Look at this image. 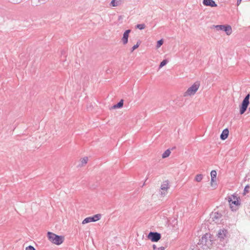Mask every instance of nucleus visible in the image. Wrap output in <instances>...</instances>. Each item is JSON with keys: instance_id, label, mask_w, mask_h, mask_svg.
<instances>
[{"instance_id": "obj_21", "label": "nucleus", "mask_w": 250, "mask_h": 250, "mask_svg": "<svg viewBox=\"0 0 250 250\" xmlns=\"http://www.w3.org/2000/svg\"><path fill=\"white\" fill-rule=\"evenodd\" d=\"M141 42L140 41H138L136 44L134 45L131 49V52H132L134 50H135L136 49H137L139 46Z\"/></svg>"}, {"instance_id": "obj_1", "label": "nucleus", "mask_w": 250, "mask_h": 250, "mask_svg": "<svg viewBox=\"0 0 250 250\" xmlns=\"http://www.w3.org/2000/svg\"><path fill=\"white\" fill-rule=\"evenodd\" d=\"M47 237L50 242L57 245H61L63 242L62 236L57 235L51 232H48Z\"/></svg>"}, {"instance_id": "obj_26", "label": "nucleus", "mask_w": 250, "mask_h": 250, "mask_svg": "<svg viewBox=\"0 0 250 250\" xmlns=\"http://www.w3.org/2000/svg\"><path fill=\"white\" fill-rule=\"evenodd\" d=\"M110 5L113 7L117 6L118 5V1L116 0H112L110 2Z\"/></svg>"}, {"instance_id": "obj_30", "label": "nucleus", "mask_w": 250, "mask_h": 250, "mask_svg": "<svg viewBox=\"0 0 250 250\" xmlns=\"http://www.w3.org/2000/svg\"><path fill=\"white\" fill-rule=\"evenodd\" d=\"M249 111H250V107L249 108Z\"/></svg>"}, {"instance_id": "obj_20", "label": "nucleus", "mask_w": 250, "mask_h": 250, "mask_svg": "<svg viewBox=\"0 0 250 250\" xmlns=\"http://www.w3.org/2000/svg\"><path fill=\"white\" fill-rule=\"evenodd\" d=\"M88 160V158L87 157H85L83 158V159H82V160H81L82 166H83L84 165H85L87 163Z\"/></svg>"}, {"instance_id": "obj_4", "label": "nucleus", "mask_w": 250, "mask_h": 250, "mask_svg": "<svg viewBox=\"0 0 250 250\" xmlns=\"http://www.w3.org/2000/svg\"><path fill=\"white\" fill-rule=\"evenodd\" d=\"M212 27L215 28L217 30L224 31L227 35H229L232 33L231 27L229 25H214Z\"/></svg>"}, {"instance_id": "obj_13", "label": "nucleus", "mask_w": 250, "mask_h": 250, "mask_svg": "<svg viewBox=\"0 0 250 250\" xmlns=\"http://www.w3.org/2000/svg\"><path fill=\"white\" fill-rule=\"evenodd\" d=\"M229 131L228 128L224 129L220 135V138L222 140H225L228 137Z\"/></svg>"}, {"instance_id": "obj_19", "label": "nucleus", "mask_w": 250, "mask_h": 250, "mask_svg": "<svg viewBox=\"0 0 250 250\" xmlns=\"http://www.w3.org/2000/svg\"><path fill=\"white\" fill-rule=\"evenodd\" d=\"M250 188V186L249 185H247V186H246L245 188H244V192H243V194L244 195H245L247 193H248L249 192Z\"/></svg>"}, {"instance_id": "obj_9", "label": "nucleus", "mask_w": 250, "mask_h": 250, "mask_svg": "<svg viewBox=\"0 0 250 250\" xmlns=\"http://www.w3.org/2000/svg\"><path fill=\"white\" fill-rule=\"evenodd\" d=\"M228 230L225 229H220L217 234V238L220 241H223L228 237Z\"/></svg>"}, {"instance_id": "obj_5", "label": "nucleus", "mask_w": 250, "mask_h": 250, "mask_svg": "<svg viewBox=\"0 0 250 250\" xmlns=\"http://www.w3.org/2000/svg\"><path fill=\"white\" fill-rule=\"evenodd\" d=\"M170 186L168 180L163 182L161 186L160 194L162 196L166 195L167 193V190L169 188Z\"/></svg>"}, {"instance_id": "obj_27", "label": "nucleus", "mask_w": 250, "mask_h": 250, "mask_svg": "<svg viewBox=\"0 0 250 250\" xmlns=\"http://www.w3.org/2000/svg\"><path fill=\"white\" fill-rule=\"evenodd\" d=\"M25 250H36L33 246H29L25 248Z\"/></svg>"}, {"instance_id": "obj_17", "label": "nucleus", "mask_w": 250, "mask_h": 250, "mask_svg": "<svg viewBox=\"0 0 250 250\" xmlns=\"http://www.w3.org/2000/svg\"><path fill=\"white\" fill-rule=\"evenodd\" d=\"M222 216V215L218 212H215L213 215L212 219L214 221L218 220Z\"/></svg>"}, {"instance_id": "obj_3", "label": "nucleus", "mask_w": 250, "mask_h": 250, "mask_svg": "<svg viewBox=\"0 0 250 250\" xmlns=\"http://www.w3.org/2000/svg\"><path fill=\"white\" fill-rule=\"evenodd\" d=\"M200 84L198 82L195 83L189 87L184 94V96H191L194 95L199 87Z\"/></svg>"}, {"instance_id": "obj_10", "label": "nucleus", "mask_w": 250, "mask_h": 250, "mask_svg": "<svg viewBox=\"0 0 250 250\" xmlns=\"http://www.w3.org/2000/svg\"><path fill=\"white\" fill-rule=\"evenodd\" d=\"M210 234L206 233L200 240L201 243L203 245L208 246L211 244V240L209 239Z\"/></svg>"}, {"instance_id": "obj_6", "label": "nucleus", "mask_w": 250, "mask_h": 250, "mask_svg": "<svg viewBox=\"0 0 250 250\" xmlns=\"http://www.w3.org/2000/svg\"><path fill=\"white\" fill-rule=\"evenodd\" d=\"M227 199L229 202L230 207L232 209L233 208V205L235 206L240 205L238 197L234 195H231V196L228 197Z\"/></svg>"}, {"instance_id": "obj_15", "label": "nucleus", "mask_w": 250, "mask_h": 250, "mask_svg": "<svg viewBox=\"0 0 250 250\" xmlns=\"http://www.w3.org/2000/svg\"><path fill=\"white\" fill-rule=\"evenodd\" d=\"M124 104V101L123 100H121L119 103L117 104H115L113 106V108H119L122 107Z\"/></svg>"}, {"instance_id": "obj_16", "label": "nucleus", "mask_w": 250, "mask_h": 250, "mask_svg": "<svg viewBox=\"0 0 250 250\" xmlns=\"http://www.w3.org/2000/svg\"><path fill=\"white\" fill-rule=\"evenodd\" d=\"M203 178V175L201 174H199L196 175L195 177V181L197 182H200L202 181Z\"/></svg>"}, {"instance_id": "obj_23", "label": "nucleus", "mask_w": 250, "mask_h": 250, "mask_svg": "<svg viewBox=\"0 0 250 250\" xmlns=\"http://www.w3.org/2000/svg\"><path fill=\"white\" fill-rule=\"evenodd\" d=\"M168 62V61L167 60H164L159 65V68H162L164 66H165L166 64H167Z\"/></svg>"}, {"instance_id": "obj_24", "label": "nucleus", "mask_w": 250, "mask_h": 250, "mask_svg": "<svg viewBox=\"0 0 250 250\" xmlns=\"http://www.w3.org/2000/svg\"><path fill=\"white\" fill-rule=\"evenodd\" d=\"M164 42L162 39L158 41L157 42L156 47L157 48H159L163 43Z\"/></svg>"}, {"instance_id": "obj_29", "label": "nucleus", "mask_w": 250, "mask_h": 250, "mask_svg": "<svg viewBox=\"0 0 250 250\" xmlns=\"http://www.w3.org/2000/svg\"><path fill=\"white\" fill-rule=\"evenodd\" d=\"M241 1H242V0H237V5H239L240 4Z\"/></svg>"}, {"instance_id": "obj_28", "label": "nucleus", "mask_w": 250, "mask_h": 250, "mask_svg": "<svg viewBox=\"0 0 250 250\" xmlns=\"http://www.w3.org/2000/svg\"><path fill=\"white\" fill-rule=\"evenodd\" d=\"M12 2L14 4H17L21 2V1H19L18 0H13Z\"/></svg>"}, {"instance_id": "obj_25", "label": "nucleus", "mask_w": 250, "mask_h": 250, "mask_svg": "<svg viewBox=\"0 0 250 250\" xmlns=\"http://www.w3.org/2000/svg\"><path fill=\"white\" fill-rule=\"evenodd\" d=\"M153 250H165V248L164 247H160L159 248H157L155 245H153Z\"/></svg>"}, {"instance_id": "obj_11", "label": "nucleus", "mask_w": 250, "mask_h": 250, "mask_svg": "<svg viewBox=\"0 0 250 250\" xmlns=\"http://www.w3.org/2000/svg\"><path fill=\"white\" fill-rule=\"evenodd\" d=\"M131 30H126L123 34V36L122 38V41L123 44L125 45L128 42V39L129 37V34L130 33Z\"/></svg>"}, {"instance_id": "obj_7", "label": "nucleus", "mask_w": 250, "mask_h": 250, "mask_svg": "<svg viewBox=\"0 0 250 250\" xmlns=\"http://www.w3.org/2000/svg\"><path fill=\"white\" fill-rule=\"evenodd\" d=\"M161 238V234L157 232L151 231L147 235V238L150 240L152 242H158Z\"/></svg>"}, {"instance_id": "obj_2", "label": "nucleus", "mask_w": 250, "mask_h": 250, "mask_svg": "<svg viewBox=\"0 0 250 250\" xmlns=\"http://www.w3.org/2000/svg\"><path fill=\"white\" fill-rule=\"evenodd\" d=\"M250 95L249 94H247L245 97L244 99L242 101L241 104L240 105V114H243L246 111L248 106L250 103Z\"/></svg>"}, {"instance_id": "obj_12", "label": "nucleus", "mask_w": 250, "mask_h": 250, "mask_svg": "<svg viewBox=\"0 0 250 250\" xmlns=\"http://www.w3.org/2000/svg\"><path fill=\"white\" fill-rule=\"evenodd\" d=\"M203 4L206 6L216 7L217 6L213 0H203Z\"/></svg>"}, {"instance_id": "obj_22", "label": "nucleus", "mask_w": 250, "mask_h": 250, "mask_svg": "<svg viewBox=\"0 0 250 250\" xmlns=\"http://www.w3.org/2000/svg\"><path fill=\"white\" fill-rule=\"evenodd\" d=\"M146 27V25L145 24L143 23V24H138L136 25V28L140 29V30H142V29H145Z\"/></svg>"}, {"instance_id": "obj_14", "label": "nucleus", "mask_w": 250, "mask_h": 250, "mask_svg": "<svg viewBox=\"0 0 250 250\" xmlns=\"http://www.w3.org/2000/svg\"><path fill=\"white\" fill-rule=\"evenodd\" d=\"M216 175L217 173L216 171L214 170H213L210 172V175H211V185H212V183L214 182L216 178Z\"/></svg>"}, {"instance_id": "obj_8", "label": "nucleus", "mask_w": 250, "mask_h": 250, "mask_svg": "<svg viewBox=\"0 0 250 250\" xmlns=\"http://www.w3.org/2000/svg\"><path fill=\"white\" fill-rule=\"evenodd\" d=\"M101 218V215L100 214H97L93 215L92 217H88L85 218L82 222L83 224H87L92 222H96L99 220Z\"/></svg>"}, {"instance_id": "obj_18", "label": "nucleus", "mask_w": 250, "mask_h": 250, "mask_svg": "<svg viewBox=\"0 0 250 250\" xmlns=\"http://www.w3.org/2000/svg\"><path fill=\"white\" fill-rule=\"evenodd\" d=\"M170 151L169 149L166 150L162 154V158H166L167 157H168L170 154Z\"/></svg>"}]
</instances>
